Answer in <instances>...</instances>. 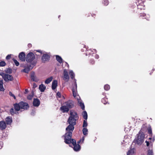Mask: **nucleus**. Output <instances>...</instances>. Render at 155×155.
<instances>
[{"mask_svg":"<svg viewBox=\"0 0 155 155\" xmlns=\"http://www.w3.org/2000/svg\"><path fill=\"white\" fill-rule=\"evenodd\" d=\"M70 116L68 120V122L69 124L66 128V132L64 135H68L70 137L72 135V132L74 129V125L76 124V121L78 119V116L77 113L73 110L70 111Z\"/></svg>","mask_w":155,"mask_h":155,"instance_id":"f257e3e1","label":"nucleus"},{"mask_svg":"<svg viewBox=\"0 0 155 155\" xmlns=\"http://www.w3.org/2000/svg\"><path fill=\"white\" fill-rule=\"evenodd\" d=\"M147 129V127L145 124H143L142 126L141 130L139 133L137 134V137L134 139V142L137 143L139 145H140L144 141L145 135L143 132L142 131H145Z\"/></svg>","mask_w":155,"mask_h":155,"instance_id":"f03ea898","label":"nucleus"},{"mask_svg":"<svg viewBox=\"0 0 155 155\" xmlns=\"http://www.w3.org/2000/svg\"><path fill=\"white\" fill-rule=\"evenodd\" d=\"M72 135H70V137L68 136V135H63L62 137L64 138V142L67 144H70L72 143L74 146L73 149L75 151H78L81 149V147L79 144H76V141L75 140L72 139Z\"/></svg>","mask_w":155,"mask_h":155,"instance_id":"7ed1b4c3","label":"nucleus"},{"mask_svg":"<svg viewBox=\"0 0 155 155\" xmlns=\"http://www.w3.org/2000/svg\"><path fill=\"white\" fill-rule=\"evenodd\" d=\"M74 84L73 85V88L72 89L73 95L74 97L76 98L78 101V102L79 105L81 107V109L84 110L85 109V107L82 101L80 99V97L77 95V84L76 83V80L74 79Z\"/></svg>","mask_w":155,"mask_h":155,"instance_id":"20e7f679","label":"nucleus"},{"mask_svg":"<svg viewBox=\"0 0 155 155\" xmlns=\"http://www.w3.org/2000/svg\"><path fill=\"white\" fill-rule=\"evenodd\" d=\"M13 106L17 110H20L21 109L27 110L29 107L27 103L23 101H21L18 103H15L13 104Z\"/></svg>","mask_w":155,"mask_h":155,"instance_id":"39448f33","label":"nucleus"},{"mask_svg":"<svg viewBox=\"0 0 155 155\" xmlns=\"http://www.w3.org/2000/svg\"><path fill=\"white\" fill-rule=\"evenodd\" d=\"M35 56L32 52L29 53L26 56V61L28 63H31V64L35 66L36 63V61H35Z\"/></svg>","mask_w":155,"mask_h":155,"instance_id":"423d86ee","label":"nucleus"},{"mask_svg":"<svg viewBox=\"0 0 155 155\" xmlns=\"http://www.w3.org/2000/svg\"><path fill=\"white\" fill-rule=\"evenodd\" d=\"M0 75L2 77L4 81L6 82L12 81L14 79L12 75L2 72L0 73Z\"/></svg>","mask_w":155,"mask_h":155,"instance_id":"0eeeda50","label":"nucleus"},{"mask_svg":"<svg viewBox=\"0 0 155 155\" xmlns=\"http://www.w3.org/2000/svg\"><path fill=\"white\" fill-rule=\"evenodd\" d=\"M135 3L137 6L138 9H144L145 6L143 5V0H136Z\"/></svg>","mask_w":155,"mask_h":155,"instance_id":"6e6552de","label":"nucleus"},{"mask_svg":"<svg viewBox=\"0 0 155 155\" xmlns=\"http://www.w3.org/2000/svg\"><path fill=\"white\" fill-rule=\"evenodd\" d=\"M64 104L69 109L71 108L74 107V102L71 100H69L65 102L64 103Z\"/></svg>","mask_w":155,"mask_h":155,"instance_id":"1a4fd4ad","label":"nucleus"},{"mask_svg":"<svg viewBox=\"0 0 155 155\" xmlns=\"http://www.w3.org/2000/svg\"><path fill=\"white\" fill-rule=\"evenodd\" d=\"M50 56L49 55L47 54H43L42 58L41 60L43 62H45L49 60Z\"/></svg>","mask_w":155,"mask_h":155,"instance_id":"9d476101","label":"nucleus"},{"mask_svg":"<svg viewBox=\"0 0 155 155\" xmlns=\"http://www.w3.org/2000/svg\"><path fill=\"white\" fill-rule=\"evenodd\" d=\"M33 68L31 65L28 66L27 67H24V68L21 70V72L28 73L30 70L32 69Z\"/></svg>","mask_w":155,"mask_h":155,"instance_id":"9b49d317","label":"nucleus"},{"mask_svg":"<svg viewBox=\"0 0 155 155\" xmlns=\"http://www.w3.org/2000/svg\"><path fill=\"white\" fill-rule=\"evenodd\" d=\"M64 79L66 81H68L69 77L68 74V72L66 69H64L63 72Z\"/></svg>","mask_w":155,"mask_h":155,"instance_id":"f8f14e48","label":"nucleus"},{"mask_svg":"<svg viewBox=\"0 0 155 155\" xmlns=\"http://www.w3.org/2000/svg\"><path fill=\"white\" fill-rule=\"evenodd\" d=\"M19 59L22 61H25V54L23 52H21L19 54Z\"/></svg>","mask_w":155,"mask_h":155,"instance_id":"ddd939ff","label":"nucleus"},{"mask_svg":"<svg viewBox=\"0 0 155 155\" xmlns=\"http://www.w3.org/2000/svg\"><path fill=\"white\" fill-rule=\"evenodd\" d=\"M33 105L35 107H38L40 104V101L37 98H34L33 101Z\"/></svg>","mask_w":155,"mask_h":155,"instance_id":"4468645a","label":"nucleus"},{"mask_svg":"<svg viewBox=\"0 0 155 155\" xmlns=\"http://www.w3.org/2000/svg\"><path fill=\"white\" fill-rule=\"evenodd\" d=\"M6 127V124L4 121H2L0 122V129L1 130L5 129Z\"/></svg>","mask_w":155,"mask_h":155,"instance_id":"2eb2a0df","label":"nucleus"},{"mask_svg":"<svg viewBox=\"0 0 155 155\" xmlns=\"http://www.w3.org/2000/svg\"><path fill=\"white\" fill-rule=\"evenodd\" d=\"M31 80L34 81L38 82L39 80V79L35 76L34 72H32L31 73Z\"/></svg>","mask_w":155,"mask_h":155,"instance_id":"dca6fc26","label":"nucleus"},{"mask_svg":"<svg viewBox=\"0 0 155 155\" xmlns=\"http://www.w3.org/2000/svg\"><path fill=\"white\" fill-rule=\"evenodd\" d=\"M60 109L63 113L68 112L69 110V108L64 104L60 107Z\"/></svg>","mask_w":155,"mask_h":155,"instance_id":"f3484780","label":"nucleus"},{"mask_svg":"<svg viewBox=\"0 0 155 155\" xmlns=\"http://www.w3.org/2000/svg\"><path fill=\"white\" fill-rule=\"evenodd\" d=\"M14 107V109L12 108L10 110V112L11 114L12 115H13L15 114H18V111L19 110H16L15 108V107Z\"/></svg>","mask_w":155,"mask_h":155,"instance_id":"a211bd4d","label":"nucleus"},{"mask_svg":"<svg viewBox=\"0 0 155 155\" xmlns=\"http://www.w3.org/2000/svg\"><path fill=\"white\" fill-rule=\"evenodd\" d=\"M57 86V80H54L52 82L51 88L53 90L56 89Z\"/></svg>","mask_w":155,"mask_h":155,"instance_id":"6ab92c4d","label":"nucleus"},{"mask_svg":"<svg viewBox=\"0 0 155 155\" xmlns=\"http://www.w3.org/2000/svg\"><path fill=\"white\" fill-rule=\"evenodd\" d=\"M12 118L9 117H8L6 118L5 121L7 124H11L12 122Z\"/></svg>","mask_w":155,"mask_h":155,"instance_id":"aec40b11","label":"nucleus"},{"mask_svg":"<svg viewBox=\"0 0 155 155\" xmlns=\"http://www.w3.org/2000/svg\"><path fill=\"white\" fill-rule=\"evenodd\" d=\"M87 51H88V52L87 53V52L86 53H85V54H86V56L87 55V53H88V55L89 56L91 55V54H92V56H93V54H94V53H92L93 52H94L95 53H96V50L95 49H93V51H92L91 50V49Z\"/></svg>","mask_w":155,"mask_h":155,"instance_id":"412c9836","label":"nucleus"},{"mask_svg":"<svg viewBox=\"0 0 155 155\" xmlns=\"http://www.w3.org/2000/svg\"><path fill=\"white\" fill-rule=\"evenodd\" d=\"M46 88V87L43 84H41L39 85V89L41 92H44Z\"/></svg>","mask_w":155,"mask_h":155,"instance_id":"4be33fe9","label":"nucleus"},{"mask_svg":"<svg viewBox=\"0 0 155 155\" xmlns=\"http://www.w3.org/2000/svg\"><path fill=\"white\" fill-rule=\"evenodd\" d=\"M56 59L60 64L62 63L63 62V60L62 58L59 55H57L56 56Z\"/></svg>","mask_w":155,"mask_h":155,"instance_id":"5701e85b","label":"nucleus"},{"mask_svg":"<svg viewBox=\"0 0 155 155\" xmlns=\"http://www.w3.org/2000/svg\"><path fill=\"white\" fill-rule=\"evenodd\" d=\"M53 77L52 76L48 78L45 81V83L46 84H48L52 80Z\"/></svg>","mask_w":155,"mask_h":155,"instance_id":"b1692460","label":"nucleus"},{"mask_svg":"<svg viewBox=\"0 0 155 155\" xmlns=\"http://www.w3.org/2000/svg\"><path fill=\"white\" fill-rule=\"evenodd\" d=\"M134 148L131 149L128 151L127 155H132L134 153Z\"/></svg>","mask_w":155,"mask_h":155,"instance_id":"393cba45","label":"nucleus"},{"mask_svg":"<svg viewBox=\"0 0 155 155\" xmlns=\"http://www.w3.org/2000/svg\"><path fill=\"white\" fill-rule=\"evenodd\" d=\"M83 118L85 120H87V113L86 111H84L82 113Z\"/></svg>","mask_w":155,"mask_h":155,"instance_id":"a878e982","label":"nucleus"},{"mask_svg":"<svg viewBox=\"0 0 155 155\" xmlns=\"http://www.w3.org/2000/svg\"><path fill=\"white\" fill-rule=\"evenodd\" d=\"M83 133L84 135H87L88 134V130L86 128H84L82 130Z\"/></svg>","mask_w":155,"mask_h":155,"instance_id":"bb28decb","label":"nucleus"},{"mask_svg":"<svg viewBox=\"0 0 155 155\" xmlns=\"http://www.w3.org/2000/svg\"><path fill=\"white\" fill-rule=\"evenodd\" d=\"M69 74L71 79H73L75 75L72 71H70Z\"/></svg>","mask_w":155,"mask_h":155,"instance_id":"cd10ccee","label":"nucleus"},{"mask_svg":"<svg viewBox=\"0 0 155 155\" xmlns=\"http://www.w3.org/2000/svg\"><path fill=\"white\" fill-rule=\"evenodd\" d=\"M107 99L105 97L102 99L101 101L104 104H106L107 103Z\"/></svg>","mask_w":155,"mask_h":155,"instance_id":"c85d7f7f","label":"nucleus"},{"mask_svg":"<svg viewBox=\"0 0 155 155\" xmlns=\"http://www.w3.org/2000/svg\"><path fill=\"white\" fill-rule=\"evenodd\" d=\"M3 82H2L1 83H0V91H4L5 90V89L4 88L3 86Z\"/></svg>","mask_w":155,"mask_h":155,"instance_id":"c756f323","label":"nucleus"},{"mask_svg":"<svg viewBox=\"0 0 155 155\" xmlns=\"http://www.w3.org/2000/svg\"><path fill=\"white\" fill-rule=\"evenodd\" d=\"M87 126V120H84L83 121V127L84 128H85Z\"/></svg>","mask_w":155,"mask_h":155,"instance_id":"7c9ffc66","label":"nucleus"},{"mask_svg":"<svg viewBox=\"0 0 155 155\" xmlns=\"http://www.w3.org/2000/svg\"><path fill=\"white\" fill-rule=\"evenodd\" d=\"M5 71L7 73L11 74L12 72V70L11 68H8L5 70Z\"/></svg>","mask_w":155,"mask_h":155,"instance_id":"2f4dec72","label":"nucleus"},{"mask_svg":"<svg viewBox=\"0 0 155 155\" xmlns=\"http://www.w3.org/2000/svg\"><path fill=\"white\" fill-rule=\"evenodd\" d=\"M104 88L105 90L108 91L110 89V86L108 84H106L104 86Z\"/></svg>","mask_w":155,"mask_h":155,"instance_id":"473e14b6","label":"nucleus"},{"mask_svg":"<svg viewBox=\"0 0 155 155\" xmlns=\"http://www.w3.org/2000/svg\"><path fill=\"white\" fill-rule=\"evenodd\" d=\"M148 133L149 134L150 136L151 137L152 136V131L151 128L150 127L148 128Z\"/></svg>","mask_w":155,"mask_h":155,"instance_id":"72a5a7b5","label":"nucleus"},{"mask_svg":"<svg viewBox=\"0 0 155 155\" xmlns=\"http://www.w3.org/2000/svg\"><path fill=\"white\" fill-rule=\"evenodd\" d=\"M15 64L17 66H18L19 65V63L16 59L13 58V59Z\"/></svg>","mask_w":155,"mask_h":155,"instance_id":"f704fd0d","label":"nucleus"},{"mask_svg":"<svg viewBox=\"0 0 155 155\" xmlns=\"http://www.w3.org/2000/svg\"><path fill=\"white\" fill-rule=\"evenodd\" d=\"M6 63L4 61H2L0 62V66L3 67L6 65Z\"/></svg>","mask_w":155,"mask_h":155,"instance_id":"c9c22d12","label":"nucleus"},{"mask_svg":"<svg viewBox=\"0 0 155 155\" xmlns=\"http://www.w3.org/2000/svg\"><path fill=\"white\" fill-rule=\"evenodd\" d=\"M9 94L10 96L13 97L14 99H16V98L15 96L10 91L9 92Z\"/></svg>","mask_w":155,"mask_h":155,"instance_id":"e433bc0d","label":"nucleus"},{"mask_svg":"<svg viewBox=\"0 0 155 155\" xmlns=\"http://www.w3.org/2000/svg\"><path fill=\"white\" fill-rule=\"evenodd\" d=\"M103 3L105 5H107L109 4V1L108 0H103Z\"/></svg>","mask_w":155,"mask_h":155,"instance_id":"4c0bfd02","label":"nucleus"},{"mask_svg":"<svg viewBox=\"0 0 155 155\" xmlns=\"http://www.w3.org/2000/svg\"><path fill=\"white\" fill-rule=\"evenodd\" d=\"M147 155H153V153L152 150H148V151Z\"/></svg>","mask_w":155,"mask_h":155,"instance_id":"58836bf2","label":"nucleus"},{"mask_svg":"<svg viewBox=\"0 0 155 155\" xmlns=\"http://www.w3.org/2000/svg\"><path fill=\"white\" fill-rule=\"evenodd\" d=\"M140 16L141 17H145V16H147V18H148L149 17V16L148 15H147V16L146 15V14L144 13H141L140 14Z\"/></svg>","mask_w":155,"mask_h":155,"instance_id":"ea45409f","label":"nucleus"},{"mask_svg":"<svg viewBox=\"0 0 155 155\" xmlns=\"http://www.w3.org/2000/svg\"><path fill=\"white\" fill-rule=\"evenodd\" d=\"M11 58V54L8 55L6 57V59L7 60Z\"/></svg>","mask_w":155,"mask_h":155,"instance_id":"a19ab883","label":"nucleus"},{"mask_svg":"<svg viewBox=\"0 0 155 155\" xmlns=\"http://www.w3.org/2000/svg\"><path fill=\"white\" fill-rule=\"evenodd\" d=\"M37 51L41 53V54L44 53L45 52H43L42 51L39 50H37Z\"/></svg>","mask_w":155,"mask_h":155,"instance_id":"79ce46f5","label":"nucleus"},{"mask_svg":"<svg viewBox=\"0 0 155 155\" xmlns=\"http://www.w3.org/2000/svg\"><path fill=\"white\" fill-rule=\"evenodd\" d=\"M57 95L59 97H61V93L59 92H58L57 94Z\"/></svg>","mask_w":155,"mask_h":155,"instance_id":"37998d69","label":"nucleus"},{"mask_svg":"<svg viewBox=\"0 0 155 155\" xmlns=\"http://www.w3.org/2000/svg\"><path fill=\"white\" fill-rule=\"evenodd\" d=\"M90 63L92 64H93L94 63L95 61H94V60L92 59V60H91Z\"/></svg>","mask_w":155,"mask_h":155,"instance_id":"c03bdc74","label":"nucleus"},{"mask_svg":"<svg viewBox=\"0 0 155 155\" xmlns=\"http://www.w3.org/2000/svg\"><path fill=\"white\" fill-rule=\"evenodd\" d=\"M33 96L31 95H29L28 97V99L29 100H31L32 99Z\"/></svg>","mask_w":155,"mask_h":155,"instance_id":"a18cd8bd","label":"nucleus"},{"mask_svg":"<svg viewBox=\"0 0 155 155\" xmlns=\"http://www.w3.org/2000/svg\"><path fill=\"white\" fill-rule=\"evenodd\" d=\"M33 86L34 88H35L37 87V85L35 84V83H33Z\"/></svg>","mask_w":155,"mask_h":155,"instance_id":"49530a36","label":"nucleus"},{"mask_svg":"<svg viewBox=\"0 0 155 155\" xmlns=\"http://www.w3.org/2000/svg\"><path fill=\"white\" fill-rule=\"evenodd\" d=\"M3 145V143L1 142H0V149L2 148Z\"/></svg>","mask_w":155,"mask_h":155,"instance_id":"de8ad7c7","label":"nucleus"},{"mask_svg":"<svg viewBox=\"0 0 155 155\" xmlns=\"http://www.w3.org/2000/svg\"><path fill=\"white\" fill-rule=\"evenodd\" d=\"M35 112L34 111H32V112L31 113V114L32 115H34L35 114Z\"/></svg>","mask_w":155,"mask_h":155,"instance_id":"09e8293b","label":"nucleus"},{"mask_svg":"<svg viewBox=\"0 0 155 155\" xmlns=\"http://www.w3.org/2000/svg\"><path fill=\"white\" fill-rule=\"evenodd\" d=\"M95 58L97 59H98L99 58V55L97 54H96L95 55Z\"/></svg>","mask_w":155,"mask_h":155,"instance_id":"8fccbe9b","label":"nucleus"},{"mask_svg":"<svg viewBox=\"0 0 155 155\" xmlns=\"http://www.w3.org/2000/svg\"><path fill=\"white\" fill-rule=\"evenodd\" d=\"M146 143H147V146H148L149 145V143L148 141H145Z\"/></svg>","mask_w":155,"mask_h":155,"instance_id":"3c124183","label":"nucleus"},{"mask_svg":"<svg viewBox=\"0 0 155 155\" xmlns=\"http://www.w3.org/2000/svg\"><path fill=\"white\" fill-rule=\"evenodd\" d=\"M28 46L29 48H30L31 47V44H28Z\"/></svg>","mask_w":155,"mask_h":155,"instance_id":"603ef678","label":"nucleus"},{"mask_svg":"<svg viewBox=\"0 0 155 155\" xmlns=\"http://www.w3.org/2000/svg\"><path fill=\"white\" fill-rule=\"evenodd\" d=\"M84 137H82V139L81 140V141H82V142H83L84 140Z\"/></svg>","mask_w":155,"mask_h":155,"instance_id":"864d4df0","label":"nucleus"},{"mask_svg":"<svg viewBox=\"0 0 155 155\" xmlns=\"http://www.w3.org/2000/svg\"><path fill=\"white\" fill-rule=\"evenodd\" d=\"M81 140H79L77 142V143H78L77 144H79V143L81 142Z\"/></svg>","mask_w":155,"mask_h":155,"instance_id":"5fc2aeb1","label":"nucleus"},{"mask_svg":"<svg viewBox=\"0 0 155 155\" xmlns=\"http://www.w3.org/2000/svg\"><path fill=\"white\" fill-rule=\"evenodd\" d=\"M152 138H153L152 141H153V142L155 140V138H154V137H153Z\"/></svg>","mask_w":155,"mask_h":155,"instance_id":"6e6d98bb","label":"nucleus"},{"mask_svg":"<svg viewBox=\"0 0 155 155\" xmlns=\"http://www.w3.org/2000/svg\"><path fill=\"white\" fill-rule=\"evenodd\" d=\"M152 138L151 137H150L149 138V140H151L152 139Z\"/></svg>","mask_w":155,"mask_h":155,"instance_id":"4d7b16f0","label":"nucleus"},{"mask_svg":"<svg viewBox=\"0 0 155 155\" xmlns=\"http://www.w3.org/2000/svg\"><path fill=\"white\" fill-rule=\"evenodd\" d=\"M25 91H26V92H27V91H28V90H27V89H26V90H25Z\"/></svg>","mask_w":155,"mask_h":155,"instance_id":"13d9d810","label":"nucleus"},{"mask_svg":"<svg viewBox=\"0 0 155 155\" xmlns=\"http://www.w3.org/2000/svg\"><path fill=\"white\" fill-rule=\"evenodd\" d=\"M81 51H83V49H81Z\"/></svg>","mask_w":155,"mask_h":155,"instance_id":"bf43d9fd","label":"nucleus"},{"mask_svg":"<svg viewBox=\"0 0 155 155\" xmlns=\"http://www.w3.org/2000/svg\"><path fill=\"white\" fill-rule=\"evenodd\" d=\"M153 71H154V69H153Z\"/></svg>","mask_w":155,"mask_h":155,"instance_id":"052dcab7","label":"nucleus"},{"mask_svg":"<svg viewBox=\"0 0 155 155\" xmlns=\"http://www.w3.org/2000/svg\"><path fill=\"white\" fill-rule=\"evenodd\" d=\"M66 63L67 64H68H68L67 63Z\"/></svg>","mask_w":155,"mask_h":155,"instance_id":"680f3d73","label":"nucleus"},{"mask_svg":"<svg viewBox=\"0 0 155 155\" xmlns=\"http://www.w3.org/2000/svg\"><path fill=\"white\" fill-rule=\"evenodd\" d=\"M151 74V73H150V74Z\"/></svg>","mask_w":155,"mask_h":155,"instance_id":"e2e57ef3","label":"nucleus"},{"mask_svg":"<svg viewBox=\"0 0 155 155\" xmlns=\"http://www.w3.org/2000/svg\"><path fill=\"white\" fill-rule=\"evenodd\" d=\"M103 94L104 95V93H103Z\"/></svg>","mask_w":155,"mask_h":155,"instance_id":"0e129e2a","label":"nucleus"},{"mask_svg":"<svg viewBox=\"0 0 155 155\" xmlns=\"http://www.w3.org/2000/svg\"><path fill=\"white\" fill-rule=\"evenodd\" d=\"M85 50H87V48H85Z\"/></svg>","mask_w":155,"mask_h":155,"instance_id":"69168bd1","label":"nucleus"},{"mask_svg":"<svg viewBox=\"0 0 155 155\" xmlns=\"http://www.w3.org/2000/svg\"><path fill=\"white\" fill-rule=\"evenodd\" d=\"M146 18V17H145V18Z\"/></svg>","mask_w":155,"mask_h":155,"instance_id":"338daca9","label":"nucleus"}]
</instances>
